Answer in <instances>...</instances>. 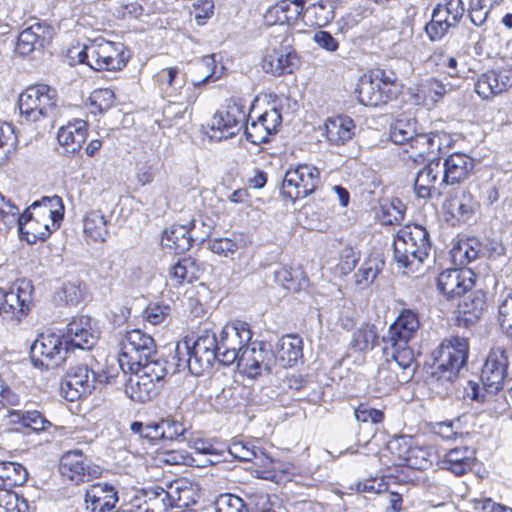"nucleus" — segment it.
I'll list each match as a JSON object with an SVG mask.
<instances>
[{
  "label": "nucleus",
  "instance_id": "f257e3e1",
  "mask_svg": "<svg viewBox=\"0 0 512 512\" xmlns=\"http://www.w3.org/2000/svg\"><path fill=\"white\" fill-rule=\"evenodd\" d=\"M154 340L139 329L130 330V400L145 403L158 394L163 369L151 360Z\"/></svg>",
  "mask_w": 512,
  "mask_h": 512
},
{
  "label": "nucleus",
  "instance_id": "f03ea898",
  "mask_svg": "<svg viewBox=\"0 0 512 512\" xmlns=\"http://www.w3.org/2000/svg\"><path fill=\"white\" fill-rule=\"evenodd\" d=\"M419 328V319L412 310L404 309L390 326L387 336L383 338V354L394 359V363L410 369L414 363V354L408 342L414 337Z\"/></svg>",
  "mask_w": 512,
  "mask_h": 512
},
{
  "label": "nucleus",
  "instance_id": "7ed1b4c3",
  "mask_svg": "<svg viewBox=\"0 0 512 512\" xmlns=\"http://www.w3.org/2000/svg\"><path fill=\"white\" fill-rule=\"evenodd\" d=\"M430 250L429 233L421 225H405L394 236V260L400 267L409 271L417 270L428 257Z\"/></svg>",
  "mask_w": 512,
  "mask_h": 512
},
{
  "label": "nucleus",
  "instance_id": "20e7f679",
  "mask_svg": "<svg viewBox=\"0 0 512 512\" xmlns=\"http://www.w3.org/2000/svg\"><path fill=\"white\" fill-rule=\"evenodd\" d=\"M469 354L468 339L459 336L445 338L433 353L432 377L438 381L452 383L465 366Z\"/></svg>",
  "mask_w": 512,
  "mask_h": 512
},
{
  "label": "nucleus",
  "instance_id": "39448f33",
  "mask_svg": "<svg viewBox=\"0 0 512 512\" xmlns=\"http://www.w3.org/2000/svg\"><path fill=\"white\" fill-rule=\"evenodd\" d=\"M124 46L104 38L89 40L78 52V61L96 71L121 70L126 65Z\"/></svg>",
  "mask_w": 512,
  "mask_h": 512
},
{
  "label": "nucleus",
  "instance_id": "423d86ee",
  "mask_svg": "<svg viewBox=\"0 0 512 512\" xmlns=\"http://www.w3.org/2000/svg\"><path fill=\"white\" fill-rule=\"evenodd\" d=\"M58 94L56 89L37 84L28 87L19 97L21 115L29 121H39L43 118L54 120L58 115Z\"/></svg>",
  "mask_w": 512,
  "mask_h": 512
},
{
  "label": "nucleus",
  "instance_id": "0eeeda50",
  "mask_svg": "<svg viewBox=\"0 0 512 512\" xmlns=\"http://www.w3.org/2000/svg\"><path fill=\"white\" fill-rule=\"evenodd\" d=\"M114 377L109 370L98 374L86 364L77 365L67 371L61 383V394L66 400L74 402L91 395L103 382L111 383Z\"/></svg>",
  "mask_w": 512,
  "mask_h": 512
},
{
  "label": "nucleus",
  "instance_id": "6e6552de",
  "mask_svg": "<svg viewBox=\"0 0 512 512\" xmlns=\"http://www.w3.org/2000/svg\"><path fill=\"white\" fill-rule=\"evenodd\" d=\"M219 336L210 330H203L190 347L188 342L183 343L184 355L188 356L183 359L187 364L189 371L194 375H201L203 372L212 368L216 359L219 360Z\"/></svg>",
  "mask_w": 512,
  "mask_h": 512
},
{
  "label": "nucleus",
  "instance_id": "1a4fd4ad",
  "mask_svg": "<svg viewBox=\"0 0 512 512\" xmlns=\"http://www.w3.org/2000/svg\"><path fill=\"white\" fill-rule=\"evenodd\" d=\"M321 183L320 171L310 164H299L286 171L281 193L285 198L295 202L314 193Z\"/></svg>",
  "mask_w": 512,
  "mask_h": 512
},
{
  "label": "nucleus",
  "instance_id": "9d476101",
  "mask_svg": "<svg viewBox=\"0 0 512 512\" xmlns=\"http://www.w3.org/2000/svg\"><path fill=\"white\" fill-rule=\"evenodd\" d=\"M293 37L285 32L281 39L274 38L266 50L261 66L266 73L274 76L290 74L298 65V57L292 47Z\"/></svg>",
  "mask_w": 512,
  "mask_h": 512
},
{
  "label": "nucleus",
  "instance_id": "9b49d317",
  "mask_svg": "<svg viewBox=\"0 0 512 512\" xmlns=\"http://www.w3.org/2000/svg\"><path fill=\"white\" fill-rule=\"evenodd\" d=\"M251 338L252 332L246 322L226 324L219 333V361L226 366L236 363Z\"/></svg>",
  "mask_w": 512,
  "mask_h": 512
},
{
  "label": "nucleus",
  "instance_id": "f8f14e48",
  "mask_svg": "<svg viewBox=\"0 0 512 512\" xmlns=\"http://www.w3.org/2000/svg\"><path fill=\"white\" fill-rule=\"evenodd\" d=\"M465 12L462 0H443L432 11L431 20L424 29L431 41L441 40L451 28L458 25Z\"/></svg>",
  "mask_w": 512,
  "mask_h": 512
},
{
  "label": "nucleus",
  "instance_id": "ddd939ff",
  "mask_svg": "<svg viewBox=\"0 0 512 512\" xmlns=\"http://www.w3.org/2000/svg\"><path fill=\"white\" fill-rule=\"evenodd\" d=\"M69 349L63 336L41 334L31 347L32 361L35 366L53 369L65 361Z\"/></svg>",
  "mask_w": 512,
  "mask_h": 512
},
{
  "label": "nucleus",
  "instance_id": "4468645a",
  "mask_svg": "<svg viewBox=\"0 0 512 512\" xmlns=\"http://www.w3.org/2000/svg\"><path fill=\"white\" fill-rule=\"evenodd\" d=\"M154 81L167 99H185L188 103H195L200 94L195 86L186 85V74L178 67L161 69L155 74Z\"/></svg>",
  "mask_w": 512,
  "mask_h": 512
},
{
  "label": "nucleus",
  "instance_id": "2eb2a0df",
  "mask_svg": "<svg viewBox=\"0 0 512 512\" xmlns=\"http://www.w3.org/2000/svg\"><path fill=\"white\" fill-rule=\"evenodd\" d=\"M33 286L29 281H20L8 291L0 290V314L4 318L20 321L31 308Z\"/></svg>",
  "mask_w": 512,
  "mask_h": 512
},
{
  "label": "nucleus",
  "instance_id": "dca6fc26",
  "mask_svg": "<svg viewBox=\"0 0 512 512\" xmlns=\"http://www.w3.org/2000/svg\"><path fill=\"white\" fill-rule=\"evenodd\" d=\"M238 368L250 378L262 372L270 373L275 365V356L269 345L263 342H249L236 362Z\"/></svg>",
  "mask_w": 512,
  "mask_h": 512
},
{
  "label": "nucleus",
  "instance_id": "f3484780",
  "mask_svg": "<svg viewBox=\"0 0 512 512\" xmlns=\"http://www.w3.org/2000/svg\"><path fill=\"white\" fill-rule=\"evenodd\" d=\"M447 140V136L443 133H417L407 145L405 152L410 160L417 163L441 162L444 143Z\"/></svg>",
  "mask_w": 512,
  "mask_h": 512
},
{
  "label": "nucleus",
  "instance_id": "a211bd4d",
  "mask_svg": "<svg viewBox=\"0 0 512 512\" xmlns=\"http://www.w3.org/2000/svg\"><path fill=\"white\" fill-rule=\"evenodd\" d=\"M244 106L235 100H231L225 111H219L211 119L212 138L227 139L238 133L242 124L246 121Z\"/></svg>",
  "mask_w": 512,
  "mask_h": 512
},
{
  "label": "nucleus",
  "instance_id": "6ab92c4d",
  "mask_svg": "<svg viewBox=\"0 0 512 512\" xmlns=\"http://www.w3.org/2000/svg\"><path fill=\"white\" fill-rule=\"evenodd\" d=\"M63 337L66 346H69V348L89 350L96 344L99 338V330L91 317L79 315L69 321Z\"/></svg>",
  "mask_w": 512,
  "mask_h": 512
},
{
  "label": "nucleus",
  "instance_id": "aec40b11",
  "mask_svg": "<svg viewBox=\"0 0 512 512\" xmlns=\"http://www.w3.org/2000/svg\"><path fill=\"white\" fill-rule=\"evenodd\" d=\"M509 357L502 347H494L489 352L481 371V382L488 393L499 391L505 381Z\"/></svg>",
  "mask_w": 512,
  "mask_h": 512
},
{
  "label": "nucleus",
  "instance_id": "412c9836",
  "mask_svg": "<svg viewBox=\"0 0 512 512\" xmlns=\"http://www.w3.org/2000/svg\"><path fill=\"white\" fill-rule=\"evenodd\" d=\"M196 228L197 220H193L190 227L186 225H172L164 232L162 245L176 254H182L190 249L194 241L203 243L209 237L212 230L211 226H207V230L202 235H198Z\"/></svg>",
  "mask_w": 512,
  "mask_h": 512
},
{
  "label": "nucleus",
  "instance_id": "4be33fe9",
  "mask_svg": "<svg viewBox=\"0 0 512 512\" xmlns=\"http://www.w3.org/2000/svg\"><path fill=\"white\" fill-rule=\"evenodd\" d=\"M383 86L382 82L372 76L364 75L360 78L356 92L359 102L365 106L377 107L386 104L397 95V91L388 84Z\"/></svg>",
  "mask_w": 512,
  "mask_h": 512
},
{
  "label": "nucleus",
  "instance_id": "5701e85b",
  "mask_svg": "<svg viewBox=\"0 0 512 512\" xmlns=\"http://www.w3.org/2000/svg\"><path fill=\"white\" fill-rule=\"evenodd\" d=\"M472 276L473 272L470 269H447L439 274L437 287L447 299L460 297L472 288Z\"/></svg>",
  "mask_w": 512,
  "mask_h": 512
},
{
  "label": "nucleus",
  "instance_id": "b1692460",
  "mask_svg": "<svg viewBox=\"0 0 512 512\" xmlns=\"http://www.w3.org/2000/svg\"><path fill=\"white\" fill-rule=\"evenodd\" d=\"M512 87V70H490L481 74L474 84L475 92L489 100Z\"/></svg>",
  "mask_w": 512,
  "mask_h": 512
},
{
  "label": "nucleus",
  "instance_id": "393cba45",
  "mask_svg": "<svg viewBox=\"0 0 512 512\" xmlns=\"http://www.w3.org/2000/svg\"><path fill=\"white\" fill-rule=\"evenodd\" d=\"M282 116L277 108L265 111L245 126L246 139L255 145L266 143L269 136L277 131Z\"/></svg>",
  "mask_w": 512,
  "mask_h": 512
},
{
  "label": "nucleus",
  "instance_id": "a878e982",
  "mask_svg": "<svg viewBox=\"0 0 512 512\" xmlns=\"http://www.w3.org/2000/svg\"><path fill=\"white\" fill-rule=\"evenodd\" d=\"M474 159L463 153H452L441 165L442 178L439 184L454 185L466 180L474 169Z\"/></svg>",
  "mask_w": 512,
  "mask_h": 512
},
{
  "label": "nucleus",
  "instance_id": "bb28decb",
  "mask_svg": "<svg viewBox=\"0 0 512 512\" xmlns=\"http://www.w3.org/2000/svg\"><path fill=\"white\" fill-rule=\"evenodd\" d=\"M59 471L76 483L89 481L101 473L98 466L91 468L85 465L83 454L79 450L68 451L61 457Z\"/></svg>",
  "mask_w": 512,
  "mask_h": 512
},
{
  "label": "nucleus",
  "instance_id": "cd10ccee",
  "mask_svg": "<svg viewBox=\"0 0 512 512\" xmlns=\"http://www.w3.org/2000/svg\"><path fill=\"white\" fill-rule=\"evenodd\" d=\"M478 206L471 192L465 187H459L449 194L443 207L445 211L458 222H466L475 214Z\"/></svg>",
  "mask_w": 512,
  "mask_h": 512
},
{
  "label": "nucleus",
  "instance_id": "c85d7f7f",
  "mask_svg": "<svg viewBox=\"0 0 512 512\" xmlns=\"http://www.w3.org/2000/svg\"><path fill=\"white\" fill-rule=\"evenodd\" d=\"M387 365H381L376 376L377 390L379 393L388 394L398 384L407 382L415 371V367L403 369L394 363L391 357H385Z\"/></svg>",
  "mask_w": 512,
  "mask_h": 512
},
{
  "label": "nucleus",
  "instance_id": "c756f323",
  "mask_svg": "<svg viewBox=\"0 0 512 512\" xmlns=\"http://www.w3.org/2000/svg\"><path fill=\"white\" fill-rule=\"evenodd\" d=\"M117 501V492L107 483H95L85 494L86 509L91 512L110 511Z\"/></svg>",
  "mask_w": 512,
  "mask_h": 512
},
{
  "label": "nucleus",
  "instance_id": "7c9ffc66",
  "mask_svg": "<svg viewBox=\"0 0 512 512\" xmlns=\"http://www.w3.org/2000/svg\"><path fill=\"white\" fill-rule=\"evenodd\" d=\"M63 204L59 196L43 197L40 201L32 203L25 212L39 217L43 222L50 224L52 229L60 226L63 218Z\"/></svg>",
  "mask_w": 512,
  "mask_h": 512
},
{
  "label": "nucleus",
  "instance_id": "2f4dec72",
  "mask_svg": "<svg viewBox=\"0 0 512 512\" xmlns=\"http://www.w3.org/2000/svg\"><path fill=\"white\" fill-rule=\"evenodd\" d=\"M167 495L160 487H133L130 489V512H145V507L155 512L159 501L163 502Z\"/></svg>",
  "mask_w": 512,
  "mask_h": 512
},
{
  "label": "nucleus",
  "instance_id": "473e14b6",
  "mask_svg": "<svg viewBox=\"0 0 512 512\" xmlns=\"http://www.w3.org/2000/svg\"><path fill=\"white\" fill-rule=\"evenodd\" d=\"M87 138V123L77 119L61 126L57 132V140L67 153L78 152Z\"/></svg>",
  "mask_w": 512,
  "mask_h": 512
},
{
  "label": "nucleus",
  "instance_id": "72a5a7b5",
  "mask_svg": "<svg viewBox=\"0 0 512 512\" xmlns=\"http://www.w3.org/2000/svg\"><path fill=\"white\" fill-rule=\"evenodd\" d=\"M475 459V451L472 448L455 447L443 455L440 464L443 469L460 476L472 469Z\"/></svg>",
  "mask_w": 512,
  "mask_h": 512
},
{
  "label": "nucleus",
  "instance_id": "f704fd0d",
  "mask_svg": "<svg viewBox=\"0 0 512 512\" xmlns=\"http://www.w3.org/2000/svg\"><path fill=\"white\" fill-rule=\"evenodd\" d=\"M18 228L21 235L28 243H36L38 240L44 241L50 236L52 229L50 224L43 222L39 217L24 212L18 217Z\"/></svg>",
  "mask_w": 512,
  "mask_h": 512
},
{
  "label": "nucleus",
  "instance_id": "c9c22d12",
  "mask_svg": "<svg viewBox=\"0 0 512 512\" xmlns=\"http://www.w3.org/2000/svg\"><path fill=\"white\" fill-rule=\"evenodd\" d=\"M338 0H318L310 4L303 13V21L310 26H326L335 17Z\"/></svg>",
  "mask_w": 512,
  "mask_h": 512
},
{
  "label": "nucleus",
  "instance_id": "e433bc0d",
  "mask_svg": "<svg viewBox=\"0 0 512 512\" xmlns=\"http://www.w3.org/2000/svg\"><path fill=\"white\" fill-rule=\"evenodd\" d=\"M50 35L48 28L37 23L24 29L18 36L16 51L28 55L37 48H42Z\"/></svg>",
  "mask_w": 512,
  "mask_h": 512
},
{
  "label": "nucleus",
  "instance_id": "4c0bfd02",
  "mask_svg": "<svg viewBox=\"0 0 512 512\" xmlns=\"http://www.w3.org/2000/svg\"><path fill=\"white\" fill-rule=\"evenodd\" d=\"M355 124L347 116L329 118L325 122L326 138L330 144L341 145L354 135Z\"/></svg>",
  "mask_w": 512,
  "mask_h": 512
},
{
  "label": "nucleus",
  "instance_id": "58836bf2",
  "mask_svg": "<svg viewBox=\"0 0 512 512\" xmlns=\"http://www.w3.org/2000/svg\"><path fill=\"white\" fill-rule=\"evenodd\" d=\"M302 340L295 335L284 336L280 343L279 349L275 356V364L286 368L294 365L299 358L302 357Z\"/></svg>",
  "mask_w": 512,
  "mask_h": 512
},
{
  "label": "nucleus",
  "instance_id": "ea45409f",
  "mask_svg": "<svg viewBox=\"0 0 512 512\" xmlns=\"http://www.w3.org/2000/svg\"><path fill=\"white\" fill-rule=\"evenodd\" d=\"M441 173V162H432L426 164L415 178L414 189L419 198H428L431 196L432 190H435L436 183Z\"/></svg>",
  "mask_w": 512,
  "mask_h": 512
},
{
  "label": "nucleus",
  "instance_id": "a19ab883",
  "mask_svg": "<svg viewBox=\"0 0 512 512\" xmlns=\"http://www.w3.org/2000/svg\"><path fill=\"white\" fill-rule=\"evenodd\" d=\"M487 308L486 294L482 290L471 292L459 303V313L465 322L477 321Z\"/></svg>",
  "mask_w": 512,
  "mask_h": 512
},
{
  "label": "nucleus",
  "instance_id": "79ce46f5",
  "mask_svg": "<svg viewBox=\"0 0 512 512\" xmlns=\"http://www.w3.org/2000/svg\"><path fill=\"white\" fill-rule=\"evenodd\" d=\"M28 472L26 468L16 462H0V489L11 490L27 481Z\"/></svg>",
  "mask_w": 512,
  "mask_h": 512
},
{
  "label": "nucleus",
  "instance_id": "37998d69",
  "mask_svg": "<svg viewBox=\"0 0 512 512\" xmlns=\"http://www.w3.org/2000/svg\"><path fill=\"white\" fill-rule=\"evenodd\" d=\"M417 128L414 118L401 114L391 124L390 139L395 144L408 145L410 141L416 136Z\"/></svg>",
  "mask_w": 512,
  "mask_h": 512
},
{
  "label": "nucleus",
  "instance_id": "c03bdc74",
  "mask_svg": "<svg viewBox=\"0 0 512 512\" xmlns=\"http://www.w3.org/2000/svg\"><path fill=\"white\" fill-rule=\"evenodd\" d=\"M105 216L97 210L90 211L83 219V231L93 242H104L108 235Z\"/></svg>",
  "mask_w": 512,
  "mask_h": 512
},
{
  "label": "nucleus",
  "instance_id": "a18cd8bd",
  "mask_svg": "<svg viewBox=\"0 0 512 512\" xmlns=\"http://www.w3.org/2000/svg\"><path fill=\"white\" fill-rule=\"evenodd\" d=\"M199 271L195 261L190 257H185L172 266L169 277L176 285L192 283L198 279Z\"/></svg>",
  "mask_w": 512,
  "mask_h": 512
},
{
  "label": "nucleus",
  "instance_id": "49530a36",
  "mask_svg": "<svg viewBox=\"0 0 512 512\" xmlns=\"http://www.w3.org/2000/svg\"><path fill=\"white\" fill-rule=\"evenodd\" d=\"M228 451L232 457L240 461L259 460L262 464L272 462L259 448L243 440H233L228 447Z\"/></svg>",
  "mask_w": 512,
  "mask_h": 512
},
{
  "label": "nucleus",
  "instance_id": "de8ad7c7",
  "mask_svg": "<svg viewBox=\"0 0 512 512\" xmlns=\"http://www.w3.org/2000/svg\"><path fill=\"white\" fill-rule=\"evenodd\" d=\"M56 295L59 300L65 304L76 306L81 303L87 295L86 285L78 279L69 280L62 284L57 290Z\"/></svg>",
  "mask_w": 512,
  "mask_h": 512
},
{
  "label": "nucleus",
  "instance_id": "09e8293b",
  "mask_svg": "<svg viewBox=\"0 0 512 512\" xmlns=\"http://www.w3.org/2000/svg\"><path fill=\"white\" fill-rule=\"evenodd\" d=\"M130 446L141 444L143 446L152 445L159 439L158 423L146 424L135 421L130 425Z\"/></svg>",
  "mask_w": 512,
  "mask_h": 512
},
{
  "label": "nucleus",
  "instance_id": "8fccbe9b",
  "mask_svg": "<svg viewBox=\"0 0 512 512\" xmlns=\"http://www.w3.org/2000/svg\"><path fill=\"white\" fill-rule=\"evenodd\" d=\"M481 252V242L472 237L458 242V245L453 248V257L455 260H459L461 265H464L476 260Z\"/></svg>",
  "mask_w": 512,
  "mask_h": 512
},
{
  "label": "nucleus",
  "instance_id": "3c124183",
  "mask_svg": "<svg viewBox=\"0 0 512 512\" xmlns=\"http://www.w3.org/2000/svg\"><path fill=\"white\" fill-rule=\"evenodd\" d=\"M216 69V60L214 55H206L201 58L194 65V71L198 75V78L192 79L191 86H195L196 90L202 84H206L210 81H215L214 77Z\"/></svg>",
  "mask_w": 512,
  "mask_h": 512
},
{
  "label": "nucleus",
  "instance_id": "603ef678",
  "mask_svg": "<svg viewBox=\"0 0 512 512\" xmlns=\"http://www.w3.org/2000/svg\"><path fill=\"white\" fill-rule=\"evenodd\" d=\"M377 340L376 328L373 325H362L352 335L351 346L357 351L372 349Z\"/></svg>",
  "mask_w": 512,
  "mask_h": 512
},
{
  "label": "nucleus",
  "instance_id": "864d4df0",
  "mask_svg": "<svg viewBox=\"0 0 512 512\" xmlns=\"http://www.w3.org/2000/svg\"><path fill=\"white\" fill-rule=\"evenodd\" d=\"M435 459L432 449L428 447L413 446L409 457H406V465L416 470H425L429 468Z\"/></svg>",
  "mask_w": 512,
  "mask_h": 512
},
{
  "label": "nucleus",
  "instance_id": "5fc2aeb1",
  "mask_svg": "<svg viewBox=\"0 0 512 512\" xmlns=\"http://www.w3.org/2000/svg\"><path fill=\"white\" fill-rule=\"evenodd\" d=\"M158 423L159 439L160 440H185V433L187 431L185 425L174 419H162Z\"/></svg>",
  "mask_w": 512,
  "mask_h": 512
},
{
  "label": "nucleus",
  "instance_id": "6e6d98bb",
  "mask_svg": "<svg viewBox=\"0 0 512 512\" xmlns=\"http://www.w3.org/2000/svg\"><path fill=\"white\" fill-rule=\"evenodd\" d=\"M194 103H188L185 99H169V103L163 108V116L169 125L178 124L185 118L189 108Z\"/></svg>",
  "mask_w": 512,
  "mask_h": 512
},
{
  "label": "nucleus",
  "instance_id": "4d7b16f0",
  "mask_svg": "<svg viewBox=\"0 0 512 512\" xmlns=\"http://www.w3.org/2000/svg\"><path fill=\"white\" fill-rule=\"evenodd\" d=\"M383 265L384 263L378 258H369L355 274L356 283L364 286L370 285L382 270Z\"/></svg>",
  "mask_w": 512,
  "mask_h": 512
},
{
  "label": "nucleus",
  "instance_id": "13d9d810",
  "mask_svg": "<svg viewBox=\"0 0 512 512\" xmlns=\"http://www.w3.org/2000/svg\"><path fill=\"white\" fill-rule=\"evenodd\" d=\"M28 505L24 499L9 489H0V512H27Z\"/></svg>",
  "mask_w": 512,
  "mask_h": 512
},
{
  "label": "nucleus",
  "instance_id": "bf43d9fd",
  "mask_svg": "<svg viewBox=\"0 0 512 512\" xmlns=\"http://www.w3.org/2000/svg\"><path fill=\"white\" fill-rule=\"evenodd\" d=\"M216 512H249L244 501L234 494H221L215 502Z\"/></svg>",
  "mask_w": 512,
  "mask_h": 512
},
{
  "label": "nucleus",
  "instance_id": "052dcab7",
  "mask_svg": "<svg viewBox=\"0 0 512 512\" xmlns=\"http://www.w3.org/2000/svg\"><path fill=\"white\" fill-rule=\"evenodd\" d=\"M160 460L169 465H195L205 466L206 463L213 464V459L205 460V463L199 464L196 459L185 451L181 450H170L162 453Z\"/></svg>",
  "mask_w": 512,
  "mask_h": 512
},
{
  "label": "nucleus",
  "instance_id": "680f3d73",
  "mask_svg": "<svg viewBox=\"0 0 512 512\" xmlns=\"http://www.w3.org/2000/svg\"><path fill=\"white\" fill-rule=\"evenodd\" d=\"M52 423L38 410H24L23 428L31 429L33 432L40 433L48 430Z\"/></svg>",
  "mask_w": 512,
  "mask_h": 512
},
{
  "label": "nucleus",
  "instance_id": "e2e57ef3",
  "mask_svg": "<svg viewBox=\"0 0 512 512\" xmlns=\"http://www.w3.org/2000/svg\"><path fill=\"white\" fill-rule=\"evenodd\" d=\"M498 320L501 327L512 336V290L501 296L498 304Z\"/></svg>",
  "mask_w": 512,
  "mask_h": 512
},
{
  "label": "nucleus",
  "instance_id": "0e129e2a",
  "mask_svg": "<svg viewBox=\"0 0 512 512\" xmlns=\"http://www.w3.org/2000/svg\"><path fill=\"white\" fill-rule=\"evenodd\" d=\"M89 102L95 108L93 112L98 111L102 113L112 107L114 92L109 88L94 90L89 97Z\"/></svg>",
  "mask_w": 512,
  "mask_h": 512
},
{
  "label": "nucleus",
  "instance_id": "69168bd1",
  "mask_svg": "<svg viewBox=\"0 0 512 512\" xmlns=\"http://www.w3.org/2000/svg\"><path fill=\"white\" fill-rule=\"evenodd\" d=\"M418 91L423 94L424 98L437 102L446 94L447 88L441 81L429 78L420 84Z\"/></svg>",
  "mask_w": 512,
  "mask_h": 512
},
{
  "label": "nucleus",
  "instance_id": "338daca9",
  "mask_svg": "<svg viewBox=\"0 0 512 512\" xmlns=\"http://www.w3.org/2000/svg\"><path fill=\"white\" fill-rule=\"evenodd\" d=\"M391 453L397 458V465L405 466L406 457H409L410 451L413 448L411 439L406 437H399L391 441L388 445Z\"/></svg>",
  "mask_w": 512,
  "mask_h": 512
},
{
  "label": "nucleus",
  "instance_id": "774afa93",
  "mask_svg": "<svg viewBox=\"0 0 512 512\" xmlns=\"http://www.w3.org/2000/svg\"><path fill=\"white\" fill-rule=\"evenodd\" d=\"M355 419L358 422L379 424L384 419L383 411L370 407L368 404L361 403L354 410Z\"/></svg>",
  "mask_w": 512,
  "mask_h": 512
}]
</instances>
